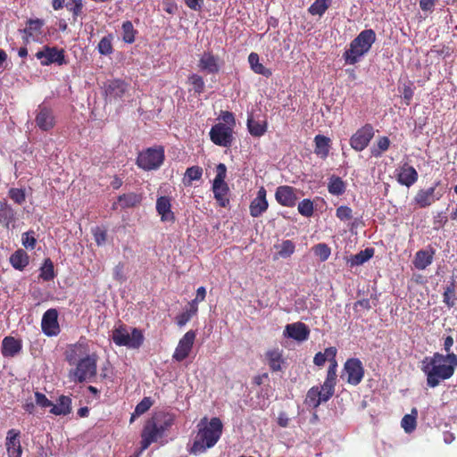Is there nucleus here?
Listing matches in <instances>:
<instances>
[{"label":"nucleus","mask_w":457,"mask_h":457,"mask_svg":"<svg viewBox=\"0 0 457 457\" xmlns=\"http://www.w3.org/2000/svg\"><path fill=\"white\" fill-rule=\"evenodd\" d=\"M457 367V355L435 353L431 357H426L421 362V370L427 376V385L434 388L441 381L451 378Z\"/></svg>","instance_id":"nucleus-1"},{"label":"nucleus","mask_w":457,"mask_h":457,"mask_svg":"<svg viewBox=\"0 0 457 457\" xmlns=\"http://www.w3.org/2000/svg\"><path fill=\"white\" fill-rule=\"evenodd\" d=\"M223 424L220 418H212L208 424L200 428L189 453L198 454L216 445L222 435Z\"/></svg>","instance_id":"nucleus-2"},{"label":"nucleus","mask_w":457,"mask_h":457,"mask_svg":"<svg viewBox=\"0 0 457 457\" xmlns=\"http://www.w3.org/2000/svg\"><path fill=\"white\" fill-rule=\"evenodd\" d=\"M376 41V33L373 29H368L362 30L351 43L343 57L345 63L355 64L361 56L367 54L374 42Z\"/></svg>","instance_id":"nucleus-3"},{"label":"nucleus","mask_w":457,"mask_h":457,"mask_svg":"<svg viewBox=\"0 0 457 457\" xmlns=\"http://www.w3.org/2000/svg\"><path fill=\"white\" fill-rule=\"evenodd\" d=\"M97 355L92 353L76 363V367L69 371L71 381L75 383L92 382L97 374Z\"/></svg>","instance_id":"nucleus-4"},{"label":"nucleus","mask_w":457,"mask_h":457,"mask_svg":"<svg viewBox=\"0 0 457 457\" xmlns=\"http://www.w3.org/2000/svg\"><path fill=\"white\" fill-rule=\"evenodd\" d=\"M165 159L162 146L149 147L139 153L137 158V165L144 170L159 169Z\"/></svg>","instance_id":"nucleus-5"},{"label":"nucleus","mask_w":457,"mask_h":457,"mask_svg":"<svg viewBox=\"0 0 457 457\" xmlns=\"http://www.w3.org/2000/svg\"><path fill=\"white\" fill-rule=\"evenodd\" d=\"M112 340L119 346L129 348H139L144 341V336L140 329L134 328L131 334L124 325H120L112 330Z\"/></svg>","instance_id":"nucleus-6"},{"label":"nucleus","mask_w":457,"mask_h":457,"mask_svg":"<svg viewBox=\"0 0 457 457\" xmlns=\"http://www.w3.org/2000/svg\"><path fill=\"white\" fill-rule=\"evenodd\" d=\"M216 176L212 183V192L214 198L220 207H227L229 204L228 197L229 188L225 182L227 176V167L224 163H219L216 167Z\"/></svg>","instance_id":"nucleus-7"},{"label":"nucleus","mask_w":457,"mask_h":457,"mask_svg":"<svg viewBox=\"0 0 457 457\" xmlns=\"http://www.w3.org/2000/svg\"><path fill=\"white\" fill-rule=\"evenodd\" d=\"M209 135L214 145L222 147H229L234 139L232 128L222 122L213 125Z\"/></svg>","instance_id":"nucleus-8"},{"label":"nucleus","mask_w":457,"mask_h":457,"mask_svg":"<svg viewBox=\"0 0 457 457\" xmlns=\"http://www.w3.org/2000/svg\"><path fill=\"white\" fill-rule=\"evenodd\" d=\"M37 59L40 60L43 66H48L53 63L62 65L66 63L63 49H58L55 46H44L41 50L35 54Z\"/></svg>","instance_id":"nucleus-9"},{"label":"nucleus","mask_w":457,"mask_h":457,"mask_svg":"<svg viewBox=\"0 0 457 457\" xmlns=\"http://www.w3.org/2000/svg\"><path fill=\"white\" fill-rule=\"evenodd\" d=\"M374 135L375 131L373 126L370 123H366L352 135L350 137V145L353 150L361 152L369 145Z\"/></svg>","instance_id":"nucleus-10"},{"label":"nucleus","mask_w":457,"mask_h":457,"mask_svg":"<svg viewBox=\"0 0 457 457\" xmlns=\"http://www.w3.org/2000/svg\"><path fill=\"white\" fill-rule=\"evenodd\" d=\"M196 333L194 330H188L179 341V344L174 351L172 358L177 361H182L192 351L194 342L195 340Z\"/></svg>","instance_id":"nucleus-11"},{"label":"nucleus","mask_w":457,"mask_h":457,"mask_svg":"<svg viewBox=\"0 0 457 457\" xmlns=\"http://www.w3.org/2000/svg\"><path fill=\"white\" fill-rule=\"evenodd\" d=\"M197 67L205 74H217L221 67L220 57L211 51H205L199 57Z\"/></svg>","instance_id":"nucleus-12"},{"label":"nucleus","mask_w":457,"mask_h":457,"mask_svg":"<svg viewBox=\"0 0 457 457\" xmlns=\"http://www.w3.org/2000/svg\"><path fill=\"white\" fill-rule=\"evenodd\" d=\"M163 434L158 428V422L148 420L141 432V451L146 450L150 445L156 442L159 437H162Z\"/></svg>","instance_id":"nucleus-13"},{"label":"nucleus","mask_w":457,"mask_h":457,"mask_svg":"<svg viewBox=\"0 0 457 457\" xmlns=\"http://www.w3.org/2000/svg\"><path fill=\"white\" fill-rule=\"evenodd\" d=\"M344 370L347 375L349 384L356 386L361 383L364 376V369L359 359H348L345 363Z\"/></svg>","instance_id":"nucleus-14"},{"label":"nucleus","mask_w":457,"mask_h":457,"mask_svg":"<svg viewBox=\"0 0 457 457\" xmlns=\"http://www.w3.org/2000/svg\"><path fill=\"white\" fill-rule=\"evenodd\" d=\"M439 184L440 182L437 181L433 187L427 189H420L414 196V203L420 208H426L438 201L442 197V194L436 191Z\"/></svg>","instance_id":"nucleus-15"},{"label":"nucleus","mask_w":457,"mask_h":457,"mask_svg":"<svg viewBox=\"0 0 457 457\" xmlns=\"http://www.w3.org/2000/svg\"><path fill=\"white\" fill-rule=\"evenodd\" d=\"M41 328L45 335L48 337L57 336L60 333L58 323V312L56 309H48L42 317Z\"/></svg>","instance_id":"nucleus-16"},{"label":"nucleus","mask_w":457,"mask_h":457,"mask_svg":"<svg viewBox=\"0 0 457 457\" xmlns=\"http://www.w3.org/2000/svg\"><path fill=\"white\" fill-rule=\"evenodd\" d=\"M35 122L43 131L52 129L55 125V119L52 109L45 104H39L37 109Z\"/></svg>","instance_id":"nucleus-17"},{"label":"nucleus","mask_w":457,"mask_h":457,"mask_svg":"<svg viewBox=\"0 0 457 457\" xmlns=\"http://www.w3.org/2000/svg\"><path fill=\"white\" fill-rule=\"evenodd\" d=\"M88 345L85 343L78 342L71 345L65 352V360L70 365H75L86 356H89Z\"/></svg>","instance_id":"nucleus-18"},{"label":"nucleus","mask_w":457,"mask_h":457,"mask_svg":"<svg viewBox=\"0 0 457 457\" xmlns=\"http://www.w3.org/2000/svg\"><path fill=\"white\" fill-rule=\"evenodd\" d=\"M296 188L290 186H280L277 188L275 198L282 206L294 207L297 201Z\"/></svg>","instance_id":"nucleus-19"},{"label":"nucleus","mask_w":457,"mask_h":457,"mask_svg":"<svg viewBox=\"0 0 457 457\" xmlns=\"http://www.w3.org/2000/svg\"><path fill=\"white\" fill-rule=\"evenodd\" d=\"M397 182L403 186L410 187L419 179V175L414 167L405 162L396 170Z\"/></svg>","instance_id":"nucleus-20"},{"label":"nucleus","mask_w":457,"mask_h":457,"mask_svg":"<svg viewBox=\"0 0 457 457\" xmlns=\"http://www.w3.org/2000/svg\"><path fill=\"white\" fill-rule=\"evenodd\" d=\"M128 90V84L121 79H112L104 85V93L109 100L120 99Z\"/></svg>","instance_id":"nucleus-21"},{"label":"nucleus","mask_w":457,"mask_h":457,"mask_svg":"<svg viewBox=\"0 0 457 457\" xmlns=\"http://www.w3.org/2000/svg\"><path fill=\"white\" fill-rule=\"evenodd\" d=\"M5 447L8 456H21L22 448L21 445V432L19 430L14 428L8 430L5 439Z\"/></svg>","instance_id":"nucleus-22"},{"label":"nucleus","mask_w":457,"mask_h":457,"mask_svg":"<svg viewBox=\"0 0 457 457\" xmlns=\"http://www.w3.org/2000/svg\"><path fill=\"white\" fill-rule=\"evenodd\" d=\"M268 207L269 204L266 198V190L262 187L258 190L256 197L250 204V214L253 218L260 217L267 211Z\"/></svg>","instance_id":"nucleus-23"},{"label":"nucleus","mask_w":457,"mask_h":457,"mask_svg":"<svg viewBox=\"0 0 457 457\" xmlns=\"http://www.w3.org/2000/svg\"><path fill=\"white\" fill-rule=\"evenodd\" d=\"M285 333L288 337L303 342L308 339L310 336V329L306 324L298 321L287 325Z\"/></svg>","instance_id":"nucleus-24"},{"label":"nucleus","mask_w":457,"mask_h":457,"mask_svg":"<svg viewBox=\"0 0 457 457\" xmlns=\"http://www.w3.org/2000/svg\"><path fill=\"white\" fill-rule=\"evenodd\" d=\"M22 350V342L13 337L7 336L2 341L1 353L4 357L12 358Z\"/></svg>","instance_id":"nucleus-25"},{"label":"nucleus","mask_w":457,"mask_h":457,"mask_svg":"<svg viewBox=\"0 0 457 457\" xmlns=\"http://www.w3.org/2000/svg\"><path fill=\"white\" fill-rule=\"evenodd\" d=\"M156 212L162 221H175V214L171 211V199L169 196H160L156 200Z\"/></svg>","instance_id":"nucleus-26"},{"label":"nucleus","mask_w":457,"mask_h":457,"mask_svg":"<svg viewBox=\"0 0 457 457\" xmlns=\"http://www.w3.org/2000/svg\"><path fill=\"white\" fill-rule=\"evenodd\" d=\"M265 358L271 371L277 372L282 370L285 361L281 350L278 348L270 349L265 353Z\"/></svg>","instance_id":"nucleus-27"},{"label":"nucleus","mask_w":457,"mask_h":457,"mask_svg":"<svg viewBox=\"0 0 457 457\" xmlns=\"http://www.w3.org/2000/svg\"><path fill=\"white\" fill-rule=\"evenodd\" d=\"M55 404L53 403L50 412L56 416H66L71 412L72 400L70 396L61 395Z\"/></svg>","instance_id":"nucleus-28"},{"label":"nucleus","mask_w":457,"mask_h":457,"mask_svg":"<svg viewBox=\"0 0 457 457\" xmlns=\"http://www.w3.org/2000/svg\"><path fill=\"white\" fill-rule=\"evenodd\" d=\"M16 220V212L13 208L8 204V202L4 199L0 201V224H2L6 228H10V225Z\"/></svg>","instance_id":"nucleus-29"},{"label":"nucleus","mask_w":457,"mask_h":457,"mask_svg":"<svg viewBox=\"0 0 457 457\" xmlns=\"http://www.w3.org/2000/svg\"><path fill=\"white\" fill-rule=\"evenodd\" d=\"M142 201V195L134 192L123 194L118 197V203L112 204V209H117V204L122 209L132 208L139 204Z\"/></svg>","instance_id":"nucleus-30"},{"label":"nucleus","mask_w":457,"mask_h":457,"mask_svg":"<svg viewBox=\"0 0 457 457\" xmlns=\"http://www.w3.org/2000/svg\"><path fill=\"white\" fill-rule=\"evenodd\" d=\"M314 153L321 159H326L329 154L331 140L324 135H316L314 137Z\"/></svg>","instance_id":"nucleus-31"},{"label":"nucleus","mask_w":457,"mask_h":457,"mask_svg":"<svg viewBox=\"0 0 457 457\" xmlns=\"http://www.w3.org/2000/svg\"><path fill=\"white\" fill-rule=\"evenodd\" d=\"M44 26V21L40 19H29L27 21L26 28L20 29L19 31L22 34L29 35V37H32V40L36 41L38 39L39 36L42 35V29Z\"/></svg>","instance_id":"nucleus-32"},{"label":"nucleus","mask_w":457,"mask_h":457,"mask_svg":"<svg viewBox=\"0 0 457 457\" xmlns=\"http://www.w3.org/2000/svg\"><path fill=\"white\" fill-rule=\"evenodd\" d=\"M435 254L434 250H420L416 253L413 261L416 269L422 270L429 266L433 262V256Z\"/></svg>","instance_id":"nucleus-33"},{"label":"nucleus","mask_w":457,"mask_h":457,"mask_svg":"<svg viewBox=\"0 0 457 457\" xmlns=\"http://www.w3.org/2000/svg\"><path fill=\"white\" fill-rule=\"evenodd\" d=\"M10 263L17 270H23L29 263V257L23 249L16 250L10 256Z\"/></svg>","instance_id":"nucleus-34"},{"label":"nucleus","mask_w":457,"mask_h":457,"mask_svg":"<svg viewBox=\"0 0 457 457\" xmlns=\"http://www.w3.org/2000/svg\"><path fill=\"white\" fill-rule=\"evenodd\" d=\"M328 191L332 195H342L346 191V183L343 180L342 178L337 175H331L328 178Z\"/></svg>","instance_id":"nucleus-35"},{"label":"nucleus","mask_w":457,"mask_h":457,"mask_svg":"<svg viewBox=\"0 0 457 457\" xmlns=\"http://www.w3.org/2000/svg\"><path fill=\"white\" fill-rule=\"evenodd\" d=\"M153 420L158 422V428L164 434L170 428L175 421V414L170 412H160L152 418Z\"/></svg>","instance_id":"nucleus-36"},{"label":"nucleus","mask_w":457,"mask_h":457,"mask_svg":"<svg viewBox=\"0 0 457 457\" xmlns=\"http://www.w3.org/2000/svg\"><path fill=\"white\" fill-rule=\"evenodd\" d=\"M248 62L253 71L256 74L269 78L272 75L271 70L266 68L259 62V55L256 53H251L248 56Z\"/></svg>","instance_id":"nucleus-37"},{"label":"nucleus","mask_w":457,"mask_h":457,"mask_svg":"<svg viewBox=\"0 0 457 457\" xmlns=\"http://www.w3.org/2000/svg\"><path fill=\"white\" fill-rule=\"evenodd\" d=\"M187 83L190 85L189 91H194L196 96L202 95L205 90V82L204 78L197 74L192 73L187 77Z\"/></svg>","instance_id":"nucleus-38"},{"label":"nucleus","mask_w":457,"mask_h":457,"mask_svg":"<svg viewBox=\"0 0 457 457\" xmlns=\"http://www.w3.org/2000/svg\"><path fill=\"white\" fill-rule=\"evenodd\" d=\"M337 355V348L336 347H328L325 349L324 353L319 352L315 354L313 358V362L317 366H322L326 362L327 360H328L329 364H331V361H337L336 360Z\"/></svg>","instance_id":"nucleus-39"},{"label":"nucleus","mask_w":457,"mask_h":457,"mask_svg":"<svg viewBox=\"0 0 457 457\" xmlns=\"http://www.w3.org/2000/svg\"><path fill=\"white\" fill-rule=\"evenodd\" d=\"M456 300V284L455 279L453 278L450 284L445 288L443 302L448 308H453L455 305Z\"/></svg>","instance_id":"nucleus-40"},{"label":"nucleus","mask_w":457,"mask_h":457,"mask_svg":"<svg viewBox=\"0 0 457 457\" xmlns=\"http://www.w3.org/2000/svg\"><path fill=\"white\" fill-rule=\"evenodd\" d=\"M374 254V249L366 248L360 253L352 255L347 261L351 267L359 266L369 261Z\"/></svg>","instance_id":"nucleus-41"},{"label":"nucleus","mask_w":457,"mask_h":457,"mask_svg":"<svg viewBox=\"0 0 457 457\" xmlns=\"http://www.w3.org/2000/svg\"><path fill=\"white\" fill-rule=\"evenodd\" d=\"M390 139L386 136L379 137L375 145L370 148V154L373 157H381L383 153L388 150L390 146Z\"/></svg>","instance_id":"nucleus-42"},{"label":"nucleus","mask_w":457,"mask_h":457,"mask_svg":"<svg viewBox=\"0 0 457 457\" xmlns=\"http://www.w3.org/2000/svg\"><path fill=\"white\" fill-rule=\"evenodd\" d=\"M417 415L418 411L415 408H413L410 414H406L403 417L401 425L406 433H411L416 428Z\"/></svg>","instance_id":"nucleus-43"},{"label":"nucleus","mask_w":457,"mask_h":457,"mask_svg":"<svg viewBox=\"0 0 457 457\" xmlns=\"http://www.w3.org/2000/svg\"><path fill=\"white\" fill-rule=\"evenodd\" d=\"M39 278L44 281H50L55 278L54 263L50 258H46L44 261V263L40 268Z\"/></svg>","instance_id":"nucleus-44"},{"label":"nucleus","mask_w":457,"mask_h":457,"mask_svg":"<svg viewBox=\"0 0 457 457\" xmlns=\"http://www.w3.org/2000/svg\"><path fill=\"white\" fill-rule=\"evenodd\" d=\"M112 41H113L112 34L110 33V34L104 36L100 40V42L98 43V46H97V50H98L99 54L102 55L112 54L113 53Z\"/></svg>","instance_id":"nucleus-45"},{"label":"nucleus","mask_w":457,"mask_h":457,"mask_svg":"<svg viewBox=\"0 0 457 457\" xmlns=\"http://www.w3.org/2000/svg\"><path fill=\"white\" fill-rule=\"evenodd\" d=\"M203 172V168L197 165L187 168L185 172L184 184L190 186L194 180L201 179Z\"/></svg>","instance_id":"nucleus-46"},{"label":"nucleus","mask_w":457,"mask_h":457,"mask_svg":"<svg viewBox=\"0 0 457 457\" xmlns=\"http://www.w3.org/2000/svg\"><path fill=\"white\" fill-rule=\"evenodd\" d=\"M122 40L127 44L135 42L136 34L137 33L130 21H126L122 23Z\"/></svg>","instance_id":"nucleus-47"},{"label":"nucleus","mask_w":457,"mask_h":457,"mask_svg":"<svg viewBox=\"0 0 457 457\" xmlns=\"http://www.w3.org/2000/svg\"><path fill=\"white\" fill-rule=\"evenodd\" d=\"M247 128L249 133L253 137H262L264 135L267 129L265 122L261 123L260 121H256L253 119V117L248 118Z\"/></svg>","instance_id":"nucleus-48"},{"label":"nucleus","mask_w":457,"mask_h":457,"mask_svg":"<svg viewBox=\"0 0 457 457\" xmlns=\"http://www.w3.org/2000/svg\"><path fill=\"white\" fill-rule=\"evenodd\" d=\"M306 403L313 408L319 407L323 403L319 386H312L309 389L306 395Z\"/></svg>","instance_id":"nucleus-49"},{"label":"nucleus","mask_w":457,"mask_h":457,"mask_svg":"<svg viewBox=\"0 0 457 457\" xmlns=\"http://www.w3.org/2000/svg\"><path fill=\"white\" fill-rule=\"evenodd\" d=\"M330 1L331 0H315V2L311 4L308 11L312 15L322 16L328 9Z\"/></svg>","instance_id":"nucleus-50"},{"label":"nucleus","mask_w":457,"mask_h":457,"mask_svg":"<svg viewBox=\"0 0 457 457\" xmlns=\"http://www.w3.org/2000/svg\"><path fill=\"white\" fill-rule=\"evenodd\" d=\"M154 404L151 397H144L136 406L134 413L132 414L131 420L134 416H140L145 413Z\"/></svg>","instance_id":"nucleus-51"},{"label":"nucleus","mask_w":457,"mask_h":457,"mask_svg":"<svg viewBox=\"0 0 457 457\" xmlns=\"http://www.w3.org/2000/svg\"><path fill=\"white\" fill-rule=\"evenodd\" d=\"M337 361H331V364H329L326 379L323 383L325 386H331L333 387L336 386L337 384Z\"/></svg>","instance_id":"nucleus-52"},{"label":"nucleus","mask_w":457,"mask_h":457,"mask_svg":"<svg viewBox=\"0 0 457 457\" xmlns=\"http://www.w3.org/2000/svg\"><path fill=\"white\" fill-rule=\"evenodd\" d=\"M298 212L304 217H312L314 212L313 203L310 199H303L298 204Z\"/></svg>","instance_id":"nucleus-53"},{"label":"nucleus","mask_w":457,"mask_h":457,"mask_svg":"<svg viewBox=\"0 0 457 457\" xmlns=\"http://www.w3.org/2000/svg\"><path fill=\"white\" fill-rule=\"evenodd\" d=\"M21 244L25 248L33 250L37 245V238H36L35 231L29 230L27 232L22 233Z\"/></svg>","instance_id":"nucleus-54"},{"label":"nucleus","mask_w":457,"mask_h":457,"mask_svg":"<svg viewBox=\"0 0 457 457\" xmlns=\"http://www.w3.org/2000/svg\"><path fill=\"white\" fill-rule=\"evenodd\" d=\"M313 252L314 254L318 256L321 262L327 261L331 253L330 247L324 243L316 245L313 247Z\"/></svg>","instance_id":"nucleus-55"},{"label":"nucleus","mask_w":457,"mask_h":457,"mask_svg":"<svg viewBox=\"0 0 457 457\" xmlns=\"http://www.w3.org/2000/svg\"><path fill=\"white\" fill-rule=\"evenodd\" d=\"M8 195L17 204H22L26 200L25 190L22 188L12 187L8 191Z\"/></svg>","instance_id":"nucleus-56"},{"label":"nucleus","mask_w":457,"mask_h":457,"mask_svg":"<svg viewBox=\"0 0 457 457\" xmlns=\"http://www.w3.org/2000/svg\"><path fill=\"white\" fill-rule=\"evenodd\" d=\"M295 244L291 240H284L280 245L278 254L282 258H287L295 252Z\"/></svg>","instance_id":"nucleus-57"},{"label":"nucleus","mask_w":457,"mask_h":457,"mask_svg":"<svg viewBox=\"0 0 457 457\" xmlns=\"http://www.w3.org/2000/svg\"><path fill=\"white\" fill-rule=\"evenodd\" d=\"M66 8L72 12L73 17L76 19L77 17L82 14L83 10V3L82 0H70L66 4Z\"/></svg>","instance_id":"nucleus-58"},{"label":"nucleus","mask_w":457,"mask_h":457,"mask_svg":"<svg viewBox=\"0 0 457 457\" xmlns=\"http://www.w3.org/2000/svg\"><path fill=\"white\" fill-rule=\"evenodd\" d=\"M336 216L340 220H349L353 218V211L350 207L346 205H341L337 209Z\"/></svg>","instance_id":"nucleus-59"},{"label":"nucleus","mask_w":457,"mask_h":457,"mask_svg":"<svg viewBox=\"0 0 457 457\" xmlns=\"http://www.w3.org/2000/svg\"><path fill=\"white\" fill-rule=\"evenodd\" d=\"M35 399L36 403L43 408L51 407L53 405L52 401H50L43 393L36 392Z\"/></svg>","instance_id":"nucleus-60"},{"label":"nucleus","mask_w":457,"mask_h":457,"mask_svg":"<svg viewBox=\"0 0 457 457\" xmlns=\"http://www.w3.org/2000/svg\"><path fill=\"white\" fill-rule=\"evenodd\" d=\"M195 314L191 313L188 310L181 312L176 317V322L179 327L185 326Z\"/></svg>","instance_id":"nucleus-61"},{"label":"nucleus","mask_w":457,"mask_h":457,"mask_svg":"<svg viewBox=\"0 0 457 457\" xmlns=\"http://www.w3.org/2000/svg\"><path fill=\"white\" fill-rule=\"evenodd\" d=\"M320 390L321 393V400L323 401V403L328 402L335 393V387L331 386L322 385L320 387Z\"/></svg>","instance_id":"nucleus-62"},{"label":"nucleus","mask_w":457,"mask_h":457,"mask_svg":"<svg viewBox=\"0 0 457 457\" xmlns=\"http://www.w3.org/2000/svg\"><path fill=\"white\" fill-rule=\"evenodd\" d=\"M220 118L228 127H233L236 124L234 114L228 111L221 112Z\"/></svg>","instance_id":"nucleus-63"},{"label":"nucleus","mask_w":457,"mask_h":457,"mask_svg":"<svg viewBox=\"0 0 457 457\" xmlns=\"http://www.w3.org/2000/svg\"><path fill=\"white\" fill-rule=\"evenodd\" d=\"M447 221H448L447 217L442 216L441 212L437 213V215L434 217V221H433L434 228L439 229V228H443L447 223Z\"/></svg>","instance_id":"nucleus-64"}]
</instances>
